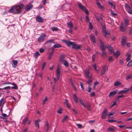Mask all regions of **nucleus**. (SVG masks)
<instances>
[{
  "mask_svg": "<svg viewBox=\"0 0 132 132\" xmlns=\"http://www.w3.org/2000/svg\"><path fill=\"white\" fill-rule=\"evenodd\" d=\"M62 109H60L59 110H57V112L59 114H61L62 113Z\"/></svg>",
  "mask_w": 132,
  "mask_h": 132,
  "instance_id": "5fc2aeb1",
  "label": "nucleus"
},
{
  "mask_svg": "<svg viewBox=\"0 0 132 132\" xmlns=\"http://www.w3.org/2000/svg\"><path fill=\"white\" fill-rule=\"evenodd\" d=\"M53 53H51L50 52L48 56V59L50 60L52 56V54H53Z\"/></svg>",
  "mask_w": 132,
  "mask_h": 132,
  "instance_id": "09e8293b",
  "label": "nucleus"
},
{
  "mask_svg": "<svg viewBox=\"0 0 132 132\" xmlns=\"http://www.w3.org/2000/svg\"><path fill=\"white\" fill-rule=\"evenodd\" d=\"M120 54L119 52L118 51H117V52L116 53H114V55L116 57H118Z\"/></svg>",
  "mask_w": 132,
  "mask_h": 132,
  "instance_id": "a19ab883",
  "label": "nucleus"
},
{
  "mask_svg": "<svg viewBox=\"0 0 132 132\" xmlns=\"http://www.w3.org/2000/svg\"><path fill=\"white\" fill-rule=\"evenodd\" d=\"M45 125L46 127V131L47 132L48 131L49 129V124L47 122H46V123L45 124Z\"/></svg>",
  "mask_w": 132,
  "mask_h": 132,
  "instance_id": "473e14b6",
  "label": "nucleus"
},
{
  "mask_svg": "<svg viewBox=\"0 0 132 132\" xmlns=\"http://www.w3.org/2000/svg\"><path fill=\"white\" fill-rule=\"evenodd\" d=\"M63 61L64 62L63 64L66 67H68V64L67 61L66 60H63Z\"/></svg>",
  "mask_w": 132,
  "mask_h": 132,
  "instance_id": "4c0bfd02",
  "label": "nucleus"
},
{
  "mask_svg": "<svg viewBox=\"0 0 132 132\" xmlns=\"http://www.w3.org/2000/svg\"><path fill=\"white\" fill-rule=\"evenodd\" d=\"M132 65V63L130 61L128 63L127 65V66L128 67H130Z\"/></svg>",
  "mask_w": 132,
  "mask_h": 132,
  "instance_id": "8fccbe9b",
  "label": "nucleus"
},
{
  "mask_svg": "<svg viewBox=\"0 0 132 132\" xmlns=\"http://www.w3.org/2000/svg\"><path fill=\"white\" fill-rule=\"evenodd\" d=\"M95 55L94 54L92 56V60L93 62H94L95 60Z\"/></svg>",
  "mask_w": 132,
  "mask_h": 132,
  "instance_id": "4d7b16f0",
  "label": "nucleus"
},
{
  "mask_svg": "<svg viewBox=\"0 0 132 132\" xmlns=\"http://www.w3.org/2000/svg\"><path fill=\"white\" fill-rule=\"evenodd\" d=\"M67 24L68 26L70 27V28H72L73 27V26L71 22H68L67 23Z\"/></svg>",
  "mask_w": 132,
  "mask_h": 132,
  "instance_id": "ea45409f",
  "label": "nucleus"
},
{
  "mask_svg": "<svg viewBox=\"0 0 132 132\" xmlns=\"http://www.w3.org/2000/svg\"><path fill=\"white\" fill-rule=\"evenodd\" d=\"M23 7L24 6L22 4L13 6L8 11V12L15 14H19L21 12V10L23 9Z\"/></svg>",
  "mask_w": 132,
  "mask_h": 132,
  "instance_id": "f257e3e1",
  "label": "nucleus"
},
{
  "mask_svg": "<svg viewBox=\"0 0 132 132\" xmlns=\"http://www.w3.org/2000/svg\"><path fill=\"white\" fill-rule=\"evenodd\" d=\"M61 47V45L58 44H55L53 46V47L55 48H59Z\"/></svg>",
  "mask_w": 132,
  "mask_h": 132,
  "instance_id": "393cba45",
  "label": "nucleus"
},
{
  "mask_svg": "<svg viewBox=\"0 0 132 132\" xmlns=\"http://www.w3.org/2000/svg\"><path fill=\"white\" fill-rule=\"evenodd\" d=\"M81 47V45H78L74 43L72 48L75 50H78L80 49Z\"/></svg>",
  "mask_w": 132,
  "mask_h": 132,
  "instance_id": "9d476101",
  "label": "nucleus"
},
{
  "mask_svg": "<svg viewBox=\"0 0 132 132\" xmlns=\"http://www.w3.org/2000/svg\"><path fill=\"white\" fill-rule=\"evenodd\" d=\"M108 3L110 5L113 6L114 9H115L116 6L115 4H113L112 2L110 1L108 2Z\"/></svg>",
  "mask_w": 132,
  "mask_h": 132,
  "instance_id": "e433bc0d",
  "label": "nucleus"
},
{
  "mask_svg": "<svg viewBox=\"0 0 132 132\" xmlns=\"http://www.w3.org/2000/svg\"><path fill=\"white\" fill-rule=\"evenodd\" d=\"M88 80L87 81V83L90 85H91L92 84V81L91 79V76L89 77V78H87Z\"/></svg>",
  "mask_w": 132,
  "mask_h": 132,
  "instance_id": "412c9836",
  "label": "nucleus"
},
{
  "mask_svg": "<svg viewBox=\"0 0 132 132\" xmlns=\"http://www.w3.org/2000/svg\"><path fill=\"white\" fill-rule=\"evenodd\" d=\"M128 12L130 14H132V9L131 10V9H130L129 10H128Z\"/></svg>",
  "mask_w": 132,
  "mask_h": 132,
  "instance_id": "774afa93",
  "label": "nucleus"
},
{
  "mask_svg": "<svg viewBox=\"0 0 132 132\" xmlns=\"http://www.w3.org/2000/svg\"><path fill=\"white\" fill-rule=\"evenodd\" d=\"M129 90V89H126L125 90H122L120 91L118 93V94H122L127 93Z\"/></svg>",
  "mask_w": 132,
  "mask_h": 132,
  "instance_id": "4468645a",
  "label": "nucleus"
},
{
  "mask_svg": "<svg viewBox=\"0 0 132 132\" xmlns=\"http://www.w3.org/2000/svg\"><path fill=\"white\" fill-rule=\"evenodd\" d=\"M5 103V100L4 99V98H3L0 100V107L1 106L2 104L3 105Z\"/></svg>",
  "mask_w": 132,
  "mask_h": 132,
  "instance_id": "cd10ccee",
  "label": "nucleus"
},
{
  "mask_svg": "<svg viewBox=\"0 0 132 132\" xmlns=\"http://www.w3.org/2000/svg\"><path fill=\"white\" fill-rule=\"evenodd\" d=\"M102 51V56L103 57H105L106 56V53L105 49H101Z\"/></svg>",
  "mask_w": 132,
  "mask_h": 132,
  "instance_id": "a211bd4d",
  "label": "nucleus"
},
{
  "mask_svg": "<svg viewBox=\"0 0 132 132\" xmlns=\"http://www.w3.org/2000/svg\"><path fill=\"white\" fill-rule=\"evenodd\" d=\"M90 95L91 96L93 97L95 96V93L93 92L90 94Z\"/></svg>",
  "mask_w": 132,
  "mask_h": 132,
  "instance_id": "69168bd1",
  "label": "nucleus"
},
{
  "mask_svg": "<svg viewBox=\"0 0 132 132\" xmlns=\"http://www.w3.org/2000/svg\"><path fill=\"white\" fill-rule=\"evenodd\" d=\"M125 26L126 27L128 24V23L129 21L127 19H124Z\"/></svg>",
  "mask_w": 132,
  "mask_h": 132,
  "instance_id": "c9c22d12",
  "label": "nucleus"
},
{
  "mask_svg": "<svg viewBox=\"0 0 132 132\" xmlns=\"http://www.w3.org/2000/svg\"><path fill=\"white\" fill-rule=\"evenodd\" d=\"M78 5L79 6V7L80 9L82 10L83 11H84V10H85V8L84 6L79 3H78Z\"/></svg>",
  "mask_w": 132,
  "mask_h": 132,
  "instance_id": "bb28decb",
  "label": "nucleus"
},
{
  "mask_svg": "<svg viewBox=\"0 0 132 132\" xmlns=\"http://www.w3.org/2000/svg\"><path fill=\"white\" fill-rule=\"evenodd\" d=\"M56 73L57 79H56L54 77H53V78L54 80V82L55 84L56 83V82L57 81L59 80V79L60 71V68L59 67H58L57 68V69L56 70Z\"/></svg>",
  "mask_w": 132,
  "mask_h": 132,
  "instance_id": "7ed1b4c3",
  "label": "nucleus"
},
{
  "mask_svg": "<svg viewBox=\"0 0 132 132\" xmlns=\"http://www.w3.org/2000/svg\"><path fill=\"white\" fill-rule=\"evenodd\" d=\"M73 99L75 100V102L76 103H78V98L76 94H73Z\"/></svg>",
  "mask_w": 132,
  "mask_h": 132,
  "instance_id": "b1692460",
  "label": "nucleus"
},
{
  "mask_svg": "<svg viewBox=\"0 0 132 132\" xmlns=\"http://www.w3.org/2000/svg\"><path fill=\"white\" fill-rule=\"evenodd\" d=\"M39 52L41 53H43L44 51V50L42 48H40L39 50Z\"/></svg>",
  "mask_w": 132,
  "mask_h": 132,
  "instance_id": "e2e57ef3",
  "label": "nucleus"
},
{
  "mask_svg": "<svg viewBox=\"0 0 132 132\" xmlns=\"http://www.w3.org/2000/svg\"><path fill=\"white\" fill-rule=\"evenodd\" d=\"M108 110L106 109H105L104 110L102 113L101 116V118L102 119H104L105 118L107 115Z\"/></svg>",
  "mask_w": 132,
  "mask_h": 132,
  "instance_id": "6e6552de",
  "label": "nucleus"
},
{
  "mask_svg": "<svg viewBox=\"0 0 132 132\" xmlns=\"http://www.w3.org/2000/svg\"><path fill=\"white\" fill-rule=\"evenodd\" d=\"M2 116L1 118L2 119H6V117H8V116L6 114L3 113H2Z\"/></svg>",
  "mask_w": 132,
  "mask_h": 132,
  "instance_id": "f704fd0d",
  "label": "nucleus"
},
{
  "mask_svg": "<svg viewBox=\"0 0 132 132\" xmlns=\"http://www.w3.org/2000/svg\"><path fill=\"white\" fill-rule=\"evenodd\" d=\"M93 67L95 69V70L98 72V70L96 69L97 67L95 64L93 66Z\"/></svg>",
  "mask_w": 132,
  "mask_h": 132,
  "instance_id": "0e129e2a",
  "label": "nucleus"
},
{
  "mask_svg": "<svg viewBox=\"0 0 132 132\" xmlns=\"http://www.w3.org/2000/svg\"><path fill=\"white\" fill-rule=\"evenodd\" d=\"M36 21L38 22H43V19L39 15H38L36 16Z\"/></svg>",
  "mask_w": 132,
  "mask_h": 132,
  "instance_id": "9b49d317",
  "label": "nucleus"
},
{
  "mask_svg": "<svg viewBox=\"0 0 132 132\" xmlns=\"http://www.w3.org/2000/svg\"><path fill=\"white\" fill-rule=\"evenodd\" d=\"M40 121V120L38 119L35 122V125L36 127H38V128L39 127V122Z\"/></svg>",
  "mask_w": 132,
  "mask_h": 132,
  "instance_id": "4be33fe9",
  "label": "nucleus"
},
{
  "mask_svg": "<svg viewBox=\"0 0 132 132\" xmlns=\"http://www.w3.org/2000/svg\"><path fill=\"white\" fill-rule=\"evenodd\" d=\"M52 30L53 31H56L58 30V29L56 27H53L52 28Z\"/></svg>",
  "mask_w": 132,
  "mask_h": 132,
  "instance_id": "de8ad7c7",
  "label": "nucleus"
},
{
  "mask_svg": "<svg viewBox=\"0 0 132 132\" xmlns=\"http://www.w3.org/2000/svg\"><path fill=\"white\" fill-rule=\"evenodd\" d=\"M111 13L112 15H117V14L116 13H114L112 10H111Z\"/></svg>",
  "mask_w": 132,
  "mask_h": 132,
  "instance_id": "052dcab7",
  "label": "nucleus"
},
{
  "mask_svg": "<svg viewBox=\"0 0 132 132\" xmlns=\"http://www.w3.org/2000/svg\"><path fill=\"white\" fill-rule=\"evenodd\" d=\"M117 90H116L113 92H110L109 95L110 97H111L116 95L117 93Z\"/></svg>",
  "mask_w": 132,
  "mask_h": 132,
  "instance_id": "1a4fd4ad",
  "label": "nucleus"
},
{
  "mask_svg": "<svg viewBox=\"0 0 132 132\" xmlns=\"http://www.w3.org/2000/svg\"><path fill=\"white\" fill-rule=\"evenodd\" d=\"M127 57L126 58V60L127 61H128L130 59V57L131 56V55L129 52H128L126 54Z\"/></svg>",
  "mask_w": 132,
  "mask_h": 132,
  "instance_id": "c756f323",
  "label": "nucleus"
},
{
  "mask_svg": "<svg viewBox=\"0 0 132 132\" xmlns=\"http://www.w3.org/2000/svg\"><path fill=\"white\" fill-rule=\"evenodd\" d=\"M124 24L123 22H122L120 27V30L123 32H124L126 31V29L124 28L123 26Z\"/></svg>",
  "mask_w": 132,
  "mask_h": 132,
  "instance_id": "f8f14e48",
  "label": "nucleus"
},
{
  "mask_svg": "<svg viewBox=\"0 0 132 132\" xmlns=\"http://www.w3.org/2000/svg\"><path fill=\"white\" fill-rule=\"evenodd\" d=\"M106 48H108L109 51L111 53H112L113 52V49L112 47L110 45H107Z\"/></svg>",
  "mask_w": 132,
  "mask_h": 132,
  "instance_id": "2eb2a0df",
  "label": "nucleus"
},
{
  "mask_svg": "<svg viewBox=\"0 0 132 132\" xmlns=\"http://www.w3.org/2000/svg\"><path fill=\"white\" fill-rule=\"evenodd\" d=\"M85 105L86 106V108H87L88 111H91V106L90 103L89 102H87Z\"/></svg>",
  "mask_w": 132,
  "mask_h": 132,
  "instance_id": "dca6fc26",
  "label": "nucleus"
},
{
  "mask_svg": "<svg viewBox=\"0 0 132 132\" xmlns=\"http://www.w3.org/2000/svg\"><path fill=\"white\" fill-rule=\"evenodd\" d=\"M98 40L99 43L100 44V47L101 49L104 48L105 49V48H106L107 45L106 46L105 45L103 42L102 41V40L99 37L98 38Z\"/></svg>",
  "mask_w": 132,
  "mask_h": 132,
  "instance_id": "39448f33",
  "label": "nucleus"
},
{
  "mask_svg": "<svg viewBox=\"0 0 132 132\" xmlns=\"http://www.w3.org/2000/svg\"><path fill=\"white\" fill-rule=\"evenodd\" d=\"M33 7V6L32 5L30 4L29 5H27L26 9V10L27 11H28L31 9Z\"/></svg>",
  "mask_w": 132,
  "mask_h": 132,
  "instance_id": "aec40b11",
  "label": "nucleus"
},
{
  "mask_svg": "<svg viewBox=\"0 0 132 132\" xmlns=\"http://www.w3.org/2000/svg\"><path fill=\"white\" fill-rule=\"evenodd\" d=\"M68 116H65L63 119V120L62 121V122H63L65 121L68 118Z\"/></svg>",
  "mask_w": 132,
  "mask_h": 132,
  "instance_id": "3c124183",
  "label": "nucleus"
},
{
  "mask_svg": "<svg viewBox=\"0 0 132 132\" xmlns=\"http://www.w3.org/2000/svg\"><path fill=\"white\" fill-rule=\"evenodd\" d=\"M12 85L14 86L13 87H12L11 88L12 89H17L18 87L14 83H13Z\"/></svg>",
  "mask_w": 132,
  "mask_h": 132,
  "instance_id": "72a5a7b5",
  "label": "nucleus"
},
{
  "mask_svg": "<svg viewBox=\"0 0 132 132\" xmlns=\"http://www.w3.org/2000/svg\"><path fill=\"white\" fill-rule=\"evenodd\" d=\"M86 20L87 22H89V17L87 16L86 15L85 17Z\"/></svg>",
  "mask_w": 132,
  "mask_h": 132,
  "instance_id": "6e6d98bb",
  "label": "nucleus"
},
{
  "mask_svg": "<svg viewBox=\"0 0 132 132\" xmlns=\"http://www.w3.org/2000/svg\"><path fill=\"white\" fill-rule=\"evenodd\" d=\"M126 40L127 38L126 36H124L122 38L121 43L123 46L125 45V44L126 42Z\"/></svg>",
  "mask_w": 132,
  "mask_h": 132,
  "instance_id": "ddd939ff",
  "label": "nucleus"
},
{
  "mask_svg": "<svg viewBox=\"0 0 132 132\" xmlns=\"http://www.w3.org/2000/svg\"><path fill=\"white\" fill-rule=\"evenodd\" d=\"M90 37L91 40L93 42L94 44L96 43V40L94 36L92 35H90Z\"/></svg>",
  "mask_w": 132,
  "mask_h": 132,
  "instance_id": "f3484780",
  "label": "nucleus"
},
{
  "mask_svg": "<svg viewBox=\"0 0 132 132\" xmlns=\"http://www.w3.org/2000/svg\"><path fill=\"white\" fill-rule=\"evenodd\" d=\"M116 128L114 127H110L107 129V130L108 131H114L115 130Z\"/></svg>",
  "mask_w": 132,
  "mask_h": 132,
  "instance_id": "5701e85b",
  "label": "nucleus"
},
{
  "mask_svg": "<svg viewBox=\"0 0 132 132\" xmlns=\"http://www.w3.org/2000/svg\"><path fill=\"white\" fill-rule=\"evenodd\" d=\"M80 104L82 105L85 108H86V105L84 104V102H80Z\"/></svg>",
  "mask_w": 132,
  "mask_h": 132,
  "instance_id": "338daca9",
  "label": "nucleus"
},
{
  "mask_svg": "<svg viewBox=\"0 0 132 132\" xmlns=\"http://www.w3.org/2000/svg\"><path fill=\"white\" fill-rule=\"evenodd\" d=\"M2 89H11V87L10 86H8L5 87Z\"/></svg>",
  "mask_w": 132,
  "mask_h": 132,
  "instance_id": "bf43d9fd",
  "label": "nucleus"
},
{
  "mask_svg": "<svg viewBox=\"0 0 132 132\" xmlns=\"http://www.w3.org/2000/svg\"><path fill=\"white\" fill-rule=\"evenodd\" d=\"M54 40L53 39H50L48 40H47L46 41L45 43V44H46L47 43H53V41H54Z\"/></svg>",
  "mask_w": 132,
  "mask_h": 132,
  "instance_id": "37998d69",
  "label": "nucleus"
},
{
  "mask_svg": "<svg viewBox=\"0 0 132 132\" xmlns=\"http://www.w3.org/2000/svg\"><path fill=\"white\" fill-rule=\"evenodd\" d=\"M101 25L102 27V31L104 34L103 35L104 36H105L106 35H109L110 33L108 31H106L105 26L104 23L103 22H101Z\"/></svg>",
  "mask_w": 132,
  "mask_h": 132,
  "instance_id": "f03ea898",
  "label": "nucleus"
},
{
  "mask_svg": "<svg viewBox=\"0 0 132 132\" xmlns=\"http://www.w3.org/2000/svg\"><path fill=\"white\" fill-rule=\"evenodd\" d=\"M108 60L110 62L112 61L113 60L112 57L111 56L109 57L108 59Z\"/></svg>",
  "mask_w": 132,
  "mask_h": 132,
  "instance_id": "13d9d810",
  "label": "nucleus"
},
{
  "mask_svg": "<svg viewBox=\"0 0 132 132\" xmlns=\"http://www.w3.org/2000/svg\"><path fill=\"white\" fill-rule=\"evenodd\" d=\"M13 63L15 66H17V65L18 62L16 60H13Z\"/></svg>",
  "mask_w": 132,
  "mask_h": 132,
  "instance_id": "a18cd8bd",
  "label": "nucleus"
},
{
  "mask_svg": "<svg viewBox=\"0 0 132 132\" xmlns=\"http://www.w3.org/2000/svg\"><path fill=\"white\" fill-rule=\"evenodd\" d=\"M126 7L128 10V11L131 9V7L129 5H128L127 4H125Z\"/></svg>",
  "mask_w": 132,
  "mask_h": 132,
  "instance_id": "c03bdc74",
  "label": "nucleus"
},
{
  "mask_svg": "<svg viewBox=\"0 0 132 132\" xmlns=\"http://www.w3.org/2000/svg\"><path fill=\"white\" fill-rule=\"evenodd\" d=\"M46 64V62H45V61L43 63V64L42 67V70H43L44 69V68H45V65Z\"/></svg>",
  "mask_w": 132,
  "mask_h": 132,
  "instance_id": "864d4df0",
  "label": "nucleus"
},
{
  "mask_svg": "<svg viewBox=\"0 0 132 132\" xmlns=\"http://www.w3.org/2000/svg\"><path fill=\"white\" fill-rule=\"evenodd\" d=\"M77 125L79 128H81L82 127V125L79 124H77Z\"/></svg>",
  "mask_w": 132,
  "mask_h": 132,
  "instance_id": "680f3d73",
  "label": "nucleus"
},
{
  "mask_svg": "<svg viewBox=\"0 0 132 132\" xmlns=\"http://www.w3.org/2000/svg\"><path fill=\"white\" fill-rule=\"evenodd\" d=\"M132 78V75H129L127 76L126 78V79L127 80H128L129 79H130Z\"/></svg>",
  "mask_w": 132,
  "mask_h": 132,
  "instance_id": "49530a36",
  "label": "nucleus"
},
{
  "mask_svg": "<svg viewBox=\"0 0 132 132\" xmlns=\"http://www.w3.org/2000/svg\"><path fill=\"white\" fill-rule=\"evenodd\" d=\"M47 100V97H45L44 100H43V105H44L46 101Z\"/></svg>",
  "mask_w": 132,
  "mask_h": 132,
  "instance_id": "603ef678",
  "label": "nucleus"
},
{
  "mask_svg": "<svg viewBox=\"0 0 132 132\" xmlns=\"http://www.w3.org/2000/svg\"><path fill=\"white\" fill-rule=\"evenodd\" d=\"M121 85V83L120 82L118 81H117L114 83V86H116L118 85Z\"/></svg>",
  "mask_w": 132,
  "mask_h": 132,
  "instance_id": "c85d7f7f",
  "label": "nucleus"
},
{
  "mask_svg": "<svg viewBox=\"0 0 132 132\" xmlns=\"http://www.w3.org/2000/svg\"><path fill=\"white\" fill-rule=\"evenodd\" d=\"M96 4L98 7L100 8L101 10L103 11L104 10V7L97 1L96 2Z\"/></svg>",
  "mask_w": 132,
  "mask_h": 132,
  "instance_id": "6ab92c4d",
  "label": "nucleus"
},
{
  "mask_svg": "<svg viewBox=\"0 0 132 132\" xmlns=\"http://www.w3.org/2000/svg\"><path fill=\"white\" fill-rule=\"evenodd\" d=\"M65 58V56L64 55H61L60 57L59 61L60 62H62V61L64 60L63 59Z\"/></svg>",
  "mask_w": 132,
  "mask_h": 132,
  "instance_id": "2f4dec72",
  "label": "nucleus"
},
{
  "mask_svg": "<svg viewBox=\"0 0 132 132\" xmlns=\"http://www.w3.org/2000/svg\"><path fill=\"white\" fill-rule=\"evenodd\" d=\"M46 35L44 34H42V35L38 38V41L39 43L42 42L44 41L45 39Z\"/></svg>",
  "mask_w": 132,
  "mask_h": 132,
  "instance_id": "20e7f679",
  "label": "nucleus"
},
{
  "mask_svg": "<svg viewBox=\"0 0 132 132\" xmlns=\"http://www.w3.org/2000/svg\"><path fill=\"white\" fill-rule=\"evenodd\" d=\"M28 120V118L27 117H25L22 123L24 125L25 124L26 122Z\"/></svg>",
  "mask_w": 132,
  "mask_h": 132,
  "instance_id": "79ce46f5",
  "label": "nucleus"
},
{
  "mask_svg": "<svg viewBox=\"0 0 132 132\" xmlns=\"http://www.w3.org/2000/svg\"><path fill=\"white\" fill-rule=\"evenodd\" d=\"M108 70V68L107 67L106 65H105L104 66L101 71V75H103L105 74L106 71Z\"/></svg>",
  "mask_w": 132,
  "mask_h": 132,
  "instance_id": "0eeeda50",
  "label": "nucleus"
},
{
  "mask_svg": "<svg viewBox=\"0 0 132 132\" xmlns=\"http://www.w3.org/2000/svg\"><path fill=\"white\" fill-rule=\"evenodd\" d=\"M124 96L123 95H120L118 96L116 99V101H119V99L120 98H121L123 97H124Z\"/></svg>",
  "mask_w": 132,
  "mask_h": 132,
  "instance_id": "58836bf2",
  "label": "nucleus"
},
{
  "mask_svg": "<svg viewBox=\"0 0 132 132\" xmlns=\"http://www.w3.org/2000/svg\"><path fill=\"white\" fill-rule=\"evenodd\" d=\"M62 41L65 43L69 47H70L71 46H73L74 44L73 42H71L70 40H65L64 39L62 40Z\"/></svg>",
  "mask_w": 132,
  "mask_h": 132,
  "instance_id": "423d86ee",
  "label": "nucleus"
},
{
  "mask_svg": "<svg viewBox=\"0 0 132 132\" xmlns=\"http://www.w3.org/2000/svg\"><path fill=\"white\" fill-rule=\"evenodd\" d=\"M40 55L38 52L37 51L34 54V57L35 59L37 58L38 56H39Z\"/></svg>",
  "mask_w": 132,
  "mask_h": 132,
  "instance_id": "a878e982",
  "label": "nucleus"
},
{
  "mask_svg": "<svg viewBox=\"0 0 132 132\" xmlns=\"http://www.w3.org/2000/svg\"><path fill=\"white\" fill-rule=\"evenodd\" d=\"M85 75L88 78H89V77L90 76L89 75V70L87 69L85 71Z\"/></svg>",
  "mask_w": 132,
  "mask_h": 132,
  "instance_id": "7c9ffc66",
  "label": "nucleus"
}]
</instances>
